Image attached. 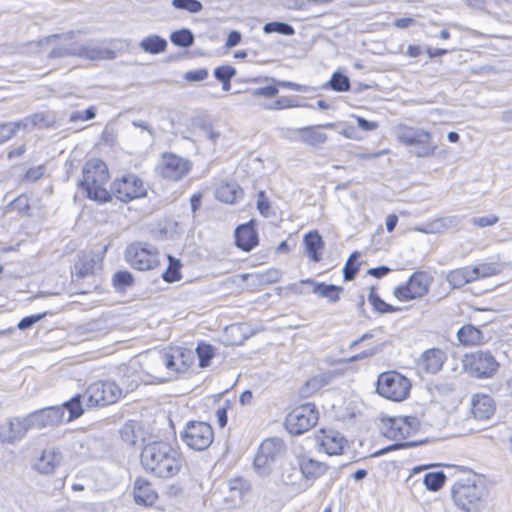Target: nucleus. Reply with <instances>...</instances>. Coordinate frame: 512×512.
Instances as JSON below:
<instances>
[{
  "label": "nucleus",
  "mask_w": 512,
  "mask_h": 512,
  "mask_svg": "<svg viewBox=\"0 0 512 512\" xmlns=\"http://www.w3.org/2000/svg\"><path fill=\"white\" fill-rule=\"evenodd\" d=\"M143 469L162 480L177 477L186 465L185 456L176 439L156 440L146 444L141 453Z\"/></svg>",
  "instance_id": "1"
},
{
  "label": "nucleus",
  "mask_w": 512,
  "mask_h": 512,
  "mask_svg": "<svg viewBox=\"0 0 512 512\" xmlns=\"http://www.w3.org/2000/svg\"><path fill=\"white\" fill-rule=\"evenodd\" d=\"M111 185L108 164L100 157H86L76 183L81 195L85 199L105 204L112 201Z\"/></svg>",
  "instance_id": "2"
},
{
  "label": "nucleus",
  "mask_w": 512,
  "mask_h": 512,
  "mask_svg": "<svg viewBox=\"0 0 512 512\" xmlns=\"http://www.w3.org/2000/svg\"><path fill=\"white\" fill-rule=\"evenodd\" d=\"M164 365L169 379H180L196 371L194 349L187 345L170 344L158 351L157 359L147 357L153 372L158 371L157 361Z\"/></svg>",
  "instance_id": "3"
},
{
  "label": "nucleus",
  "mask_w": 512,
  "mask_h": 512,
  "mask_svg": "<svg viewBox=\"0 0 512 512\" xmlns=\"http://www.w3.org/2000/svg\"><path fill=\"white\" fill-rule=\"evenodd\" d=\"M281 89L295 92H307L308 86L292 81H281L274 78L267 79V84L256 88L253 96L262 99L261 105L266 110L279 111L300 106V99L296 96H278Z\"/></svg>",
  "instance_id": "4"
},
{
  "label": "nucleus",
  "mask_w": 512,
  "mask_h": 512,
  "mask_svg": "<svg viewBox=\"0 0 512 512\" xmlns=\"http://www.w3.org/2000/svg\"><path fill=\"white\" fill-rule=\"evenodd\" d=\"M489 490L485 479L474 475L452 487L455 505L464 512H482L487 507Z\"/></svg>",
  "instance_id": "5"
},
{
  "label": "nucleus",
  "mask_w": 512,
  "mask_h": 512,
  "mask_svg": "<svg viewBox=\"0 0 512 512\" xmlns=\"http://www.w3.org/2000/svg\"><path fill=\"white\" fill-rule=\"evenodd\" d=\"M319 421V411L314 403L294 405L288 411L284 427L292 435L303 434L314 428Z\"/></svg>",
  "instance_id": "6"
},
{
  "label": "nucleus",
  "mask_w": 512,
  "mask_h": 512,
  "mask_svg": "<svg viewBox=\"0 0 512 512\" xmlns=\"http://www.w3.org/2000/svg\"><path fill=\"white\" fill-rule=\"evenodd\" d=\"M124 257L131 268L141 272L155 270L161 266L159 250L146 243H131L127 246Z\"/></svg>",
  "instance_id": "7"
},
{
  "label": "nucleus",
  "mask_w": 512,
  "mask_h": 512,
  "mask_svg": "<svg viewBox=\"0 0 512 512\" xmlns=\"http://www.w3.org/2000/svg\"><path fill=\"white\" fill-rule=\"evenodd\" d=\"M123 395V389L116 382L99 380L91 383L86 388L83 397L88 408H96L114 404Z\"/></svg>",
  "instance_id": "8"
},
{
  "label": "nucleus",
  "mask_w": 512,
  "mask_h": 512,
  "mask_svg": "<svg viewBox=\"0 0 512 512\" xmlns=\"http://www.w3.org/2000/svg\"><path fill=\"white\" fill-rule=\"evenodd\" d=\"M111 193L112 198L128 203L146 197L148 190L145 181L139 175L128 172L112 181Z\"/></svg>",
  "instance_id": "9"
},
{
  "label": "nucleus",
  "mask_w": 512,
  "mask_h": 512,
  "mask_svg": "<svg viewBox=\"0 0 512 512\" xmlns=\"http://www.w3.org/2000/svg\"><path fill=\"white\" fill-rule=\"evenodd\" d=\"M396 136L400 143L414 148L412 152L416 157L433 156L437 149V146L432 142V135L424 129L399 126Z\"/></svg>",
  "instance_id": "10"
},
{
  "label": "nucleus",
  "mask_w": 512,
  "mask_h": 512,
  "mask_svg": "<svg viewBox=\"0 0 512 512\" xmlns=\"http://www.w3.org/2000/svg\"><path fill=\"white\" fill-rule=\"evenodd\" d=\"M465 371L474 378H493L500 368V363L489 350H477L466 354L463 359Z\"/></svg>",
  "instance_id": "11"
},
{
  "label": "nucleus",
  "mask_w": 512,
  "mask_h": 512,
  "mask_svg": "<svg viewBox=\"0 0 512 512\" xmlns=\"http://www.w3.org/2000/svg\"><path fill=\"white\" fill-rule=\"evenodd\" d=\"M410 388V381L396 371L381 373L377 379L376 390L378 394L392 401L406 399Z\"/></svg>",
  "instance_id": "12"
},
{
  "label": "nucleus",
  "mask_w": 512,
  "mask_h": 512,
  "mask_svg": "<svg viewBox=\"0 0 512 512\" xmlns=\"http://www.w3.org/2000/svg\"><path fill=\"white\" fill-rule=\"evenodd\" d=\"M193 167L189 159L173 152H163L156 167L158 175L170 182H179L189 175Z\"/></svg>",
  "instance_id": "13"
},
{
  "label": "nucleus",
  "mask_w": 512,
  "mask_h": 512,
  "mask_svg": "<svg viewBox=\"0 0 512 512\" xmlns=\"http://www.w3.org/2000/svg\"><path fill=\"white\" fill-rule=\"evenodd\" d=\"M185 445L195 451H204L214 442V430L204 421H189L181 432Z\"/></svg>",
  "instance_id": "14"
},
{
  "label": "nucleus",
  "mask_w": 512,
  "mask_h": 512,
  "mask_svg": "<svg viewBox=\"0 0 512 512\" xmlns=\"http://www.w3.org/2000/svg\"><path fill=\"white\" fill-rule=\"evenodd\" d=\"M381 423L383 435L395 441H402L414 435L420 426L418 419L413 416L383 417Z\"/></svg>",
  "instance_id": "15"
},
{
  "label": "nucleus",
  "mask_w": 512,
  "mask_h": 512,
  "mask_svg": "<svg viewBox=\"0 0 512 512\" xmlns=\"http://www.w3.org/2000/svg\"><path fill=\"white\" fill-rule=\"evenodd\" d=\"M433 277L425 271H416L404 284L394 288L393 295L400 301L419 299L428 293Z\"/></svg>",
  "instance_id": "16"
},
{
  "label": "nucleus",
  "mask_w": 512,
  "mask_h": 512,
  "mask_svg": "<svg viewBox=\"0 0 512 512\" xmlns=\"http://www.w3.org/2000/svg\"><path fill=\"white\" fill-rule=\"evenodd\" d=\"M65 423V412L62 406H49L30 413L27 417V426H24V432L28 427L46 428L55 427Z\"/></svg>",
  "instance_id": "17"
},
{
  "label": "nucleus",
  "mask_w": 512,
  "mask_h": 512,
  "mask_svg": "<svg viewBox=\"0 0 512 512\" xmlns=\"http://www.w3.org/2000/svg\"><path fill=\"white\" fill-rule=\"evenodd\" d=\"M132 497L134 502L141 507H154L159 501V493L149 479L138 476L132 486Z\"/></svg>",
  "instance_id": "18"
},
{
  "label": "nucleus",
  "mask_w": 512,
  "mask_h": 512,
  "mask_svg": "<svg viewBox=\"0 0 512 512\" xmlns=\"http://www.w3.org/2000/svg\"><path fill=\"white\" fill-rule=\"evenodd\" d=\"M234 243L243 252H250L259 245V233L255 220H249L235 228Z\"/></svg>",
  "instance_id": "19"
},
{
  "label": "nucleus",
  "mask_w": 512,
  "mask_h": 512,
  "mask_svg": "<svg viewBox=\"0 0 512 512\" xmlns=\"http://www.w3.org/2000/svg\"><path fill=\"white\" fill-rule=\"evenodd\" d=\"M103 255L93 251H82L78 254L74 264V273L77 279L92 276L101 268Z\"/></svg>",
  "instance_id": "20"
},
{
  "label": "nucleus",
  "mask_w": 512,
  "mask_h": 512,
  "mask_svg": "<svg viewBox=\"0 0 512 512\" xmlns=\"http://www.w3.org/2000/svg\"><path fill=\"white\" fill-rule=\"evenodd\" d=\"M303 247L310 261L318 263L323 259L325 242L317 230H311L304 234Z\"/></svg>",
  "instance_id": "21"
},
{
  "label": "nucleus",
  "mask_w": 512,
  "mask_h": 512,
  "mask_svg": "<svg viewBox=\"0 0 512 512\" xmlns=\"http://www.w3.org/2000/svg\"><path fill=\"white\" fill-rule=\"evenodd\" d=\"M327 469L328 467L324 463L312 458L302 457L299 460L300 474L303 480L309 484V487L315 480L323 476Z\"/></svg>",
  "instance_id": "22"
},
{
  "label": "nucleus",
  "mask_w": 512,
  "mask_h": 512,
  "mask_svg": "<svg viewBox=\"0 0 512 512\" xmlns=\"http://www.w3.org/2000/svg\"><path fill=\"white\" fill-rule=\"evenodd\" d=\"M446 360V354L439 348L426 350L419 359L418 365L427 373H437L441 370Z\"/></svg>",
  "instance_id": "23"
},
{
  "label": "nucleus",
  "mask_w": 512,
  "mask_h": 512,
  "mask_svg": "<svg viewBox=\"0 0 512 512\" xmlns=\"http://www.w3.org/2000/svg\"><path fill=\"white\" fill-rule=\"evenodd\" d=\"M62 462V455L56 448H47L35 463V469L41 474L53 473Z\"/></svg>",
  "instance_id": "24"
},
{
  "label": "nucleus",
  "mask_w": 512,
  "mask_h": 512,
  "mask_svg": "<svg viewBox=\"0 0 512 512\" xmlns=\"http://www.w3.org/2000/svg\"><path fill=\"white\" fill-rule=\"evenodd\" d=\"M321 448L329 455H340L347 447V441L333 431H322L319 437Z\"/></svg>",
  "instance_id": "25"
},
{
  "label": "nucleus",
  "mask_w": 512,
  "mask_h": 512,
  "mask_svg": "<svg viewBox=\"0 0 512 512\" xmlns=\"http://www.w3.org/2000/svg\"><path fill=\"white\" fill-rule=\"evenodd\" d=\"M471 405V413L475 419L486 420L494 414V401L488 395L476 394L472 398Z\"/></svg>",
  "instance_id": "26"
},
{
  "label": "nucleus",
  "mask_w": 512,
  "mask_h": 512,
  "mask_svg": "<svg viewBox=\"0 0 512 512\" xmlns=\"http://www.w3.org/2000/svg\"><path fill=\"white\" fill-rule=\"evenodd\" d=\"M243 195V189L235 181L221 182L216 189L217 199L226 204L237 203Z\"/></svg>",
  "instance_id": "27"
},
{
  "label": "nucleus",
  "mask_w": 512,
  "mask_h": 512,
  "mask_svg": "<svg viewBox=\"0 0 512 512\" xmlns=\"http://www.w3.org/2000/svg\"><path fill=\"white\" fill-rule=\"evenodd\" d=\"M281 482L290 492L295 494L301 493L309 487V484L303 480L299 469L296 467L283 469Z\"/></svg>",
  "instance_id": "28"
},
{
  "label": "nucleus",
  "mask_w": 512,
  "mask_h": 512,
  "mask_svg": "<svg viewBox=\"0 0 512 512\" xmlns=\"http://www.w3.org/2000/svg\"><path fill=\"white\" fill-rule=\"evenodd\" d=\"M282 452V446L273 441H265L261 444L259 451L255 457L257 466L267 465L270 461H274Z\"/></svg>",
  "instance_id": "29"
},
{
  "label": "nucleus",
  "mask_w": 512,
  "mask_h": 512,
  "mask_svg": "<svg viewBox=\"0 0 512 512\" xmlns=\"http://www.w3.org/2000/svg\"><path fill=\"white\" fill-rule=\"evenodd\" d=\"M194 352L197 359L196 368L201 369L209 367L216 356V348L205 341L198 342Z\"/></svg>",
  "instance_id": "30"
},
{
  "label": "nucleus",
  "mask_w": 512,
  "mask_h": 512,
  "mask_svg": "<svg viewBox=\"0 0 512 512\" xmlns=\"http://www.w3.org/2000/svg\"><path fill=\"white\" fill-rule=\"evenodd\" d=\"M446 280L453 288H461L467 283L475 281L474 271L470 266L457 268L448 272Z\"/></svg>",
  "instance_id": "31"
},
{
  "label": "nucleus",
  "mask_w": 512,
  "mask_h": 512,
  "mask_svg": "<svg viewBox=\"0 0 512 512\" xmlns=\"http://www.w3.org/2000/svg\"><path fill=\"white\" fill-rule=\"evenodd\" d=\"M166 258L168 261V266L161 274L162 279L166 283H175L180 281L183 278V264L181 260L172 256L171 254H168Z\"/></svg>",
  "instance_id": "32"
},
{
  "label": "nucleus",
  "mask_w": 512,
  "mask_h": 512,
  "mask_svg": "<svg viewBox=\"0 0 512 512\" xmlns=\"http://www.w3.org/2000/svg\"><path fill=\"white\" fill-rule=\"evenodd\" d=\"M457 337L463 345L472 346L482 343L483 334L480 329L473 325H464L458 330Z\"/></svg>",
  "instance_id": "33"
},
{
  "label": "nucleus",
  "mask_w": 512,
  "mask_h": 512,
  "mask_svg": "<svg viewBox=\"0 0 512 512\" xmlns=\"http://www.w3.org/2000/svg\"><path fill=\"white\" fill-rule=\"evenodd\" d=\"M299 136L302 142L316 146L324 143L327 140V136L322 131L321 126H309L299 130Z\"/></svg>",
  "instance_id": "34"
},
{
  "label": "nucleus",
  "mask_w": 512,
  "mask_h": 512,
  "mask_svg": "<svg viewBox=\"0 0 512 512\" xmlns=\"http://www.w3.org/2000/svg\"><path fill=\"white\" fill-rule=\"evenodd\" d=\"M81 399L82 396L77 394L61 405L64 412L65 410L68 411V415L65 416V423L72 422L83 415L84 409Z\"/></svg>",
  "instance_id": "35"
},
{
  "label": "nucleus",
  "mask_w": 512,
  "mask_h": 512,
  "mask_svg": "<svg viewBox=\"0 0 512 512\" xmlns=\"http://www.w3.org/2000/svg\"><path fill=\"white\" fill-rule=\"evenodd\" d=\"M140 47L147 53L159 54L166 50L167 41L158 35H150L141 40Z\"/></svg>",
  "instance_id": "36"
},
{
  "label": "nucleus",
  "mask_w": 512,
  "mask_h": 512,
  "mask_svg": "<svg viewBox=\"0 0 512 512\" xmlns=\"http://www.w3.org/2000/svg\"><path fill=\"white\" fill-rule=\"evenodd\" d=\"M459 219L456 216H446L437 218L427 223V230L431 234L442 233L458 225Z\"/></svg>",
  "instance_id": "37"
},
{
  "label": "nucleus",
  "mask_w": 512,
  "mask_h": 512,
  "mask_svg": "<svg viewBox=\"0 0 512 512\" xmlns=\"http://www.w3.org/2000/svg\"><path fill=\"white\" fill-rule=\"evenodd\" d=\"M368 301L372 305L373 310L380 314L395 313L401 310L399 307L388 304L383 299H381L380 296L376 293L375 287L373 286L370 288Z\"/></svg>",
  "instance_id": "38"
},
{
  "label": "nucleus",
  "mask_w": 512,
  "mask_h": 512,
  "mask_svg": "<svg viewBox=\"0 0 512 512\" xmlns=\"http://www.w3.org/2000/svg\"><path fill=\"white\" fill-rule=\"evenodd\" d=\"M25 128L26 123L23 121L0 123V145H3L13 139L19 130Z\"/></svg>",
  "instance_id": "39"
},
{
  "label": "nucleus",
  "mask_w": 512,
  "mask_h": 512,
  "mask_svg": "<svg viewBox=\"0 0 512 512\" xmlns=\"http://www.w3.org/2000/svg\"><path fill=\"white\" fill-rule=\"evenodd\" d=\"M343 288L336 285L318 283L313 287V293L319 297L327 298L329 301L336 302L340 298Z\"/></svg>",
  "instance_id": "40"
},
{
  "label": "nucleus",
  "mask_w": 512,
  "mask_h": 512,
  "mask_svg": "<svg viewBox=\"0 0 512 512\" xmlns=\"http://www.w3.org/2000/svg\"><path fill=\"white\" fill-rule=\"evenodd\" d=\"M323 89H331L337 92H344L350 88L349 78L341 72H334L330 80L323 84Z\"/></svg>",
  "instance_id": "41"
},
{
  "label": "nucleus",
  "mask_w": 512,
  "mask_h": 512,
  "mask_svg": "<svg viewBox=\"0 0 512 512\" xmlns=\"http://www.w3.org/2000/svg\"><path fill=\"white\" fill-rule=\"evenodd\" d=\"M236 75V69L231 65H222L215 69V78L222 83V88L225 91L230 90L231 80Z\"/></svg>",
  "instance_id": "42"
},
{
  "label": "nucleus",
  "mask_w": 512,
  "mask_h": 512,
  "mask_svg": "<svg viewBox=\"0 0 512 512\" xmlns=\"http://www.w3.org/2000/svg\"><path fill=\"white\" fill-rule=\"evenodd\" d=\"M171 42L178 47H189L194 42L193 33L186 28L176 30L170 35Z\"/></svg>",
  "instance_id": "43"
},
{
  "label": "nucleus",
  "mask_w": 512,
  "mask_h": 512,
  "mask_svg": "<svg viewBox=\"0 0 512 512\" xmlns=\"http://www.w3.org/2000/svg\"><path fill=\"white\" fill-rule=\"evenodd\" d=\"M446 480V476L442 471L429 472L424 475L423 483L430 491H438L442 488Z\"/></svg>",
  "instance_id": "44"
},
{
  "label": "nucleus",
  "mask_w": 512,
  "mask_h": 512,
  "mask_svg": "<svg viewBox=\"0 0 512 512\" xmlns=\"http://www.w3.org/2000/svg\"><path fill=\"white\" fill-rule=\"evenodd\" d=\"M134 276L127 270L117 271L112 277V284L118 290H124L134 284Z\"/></svg>",
  "instance_id": "45"
},
{
  "label": "nucleus",
  "mask_w": 512,
  "mask_h": 512,
  "mask_svg": "<svg viewBox=\"0 0 512 512\" xmlns=\"http://www.w3.org/2000/svg\"><path fill=\"white\" fill-rule=\"evenodd\" d=\"M471 269L474 271L475 281L480 278L495 275L498 272L497 266L492 263H482L475 267H471Z\"/></svg>",
  "instance_id": "46"
},
{
  "label": "nucleus",
  "mask_w": 512,
  "mask_h": 512,
  "mask_svg": "<svg viewBox=\"0 0 512 512\" xmlns=\"http://www.w3.org/2000/svg\"><path fill=\"white\" fill-rule=\"evenodd\" d=\"M172 5L176 9L186 10L190 13H198L203 8L201 2L198 0H173Z\"/></svg>",
  "instance_id": "47"
},
{
  "label": "nucleus",
  "mask_w": 512,
  "mask_h": 512,
  "mask_svg": "<svg viewBox=\"0 0 512 512\" xmlns=\"http://www.w3.org/2000/svg\"><path fill=\"white\" fill-rule=\"evenodd\" d=\"M263 30L266 33H279L283 35H292L294 33L292 26L282 22H269L265 24Z\"/></svg>",
  "instance_id": "48"
},
{
  "label": "nucleus",
  "mask_w": 512,
  "mask_h": 512,
  "mask_svg": "<svg viewBox=\"0 0 512 512\" xmlns=\"http://www.w3.org/2000/svg\"><path fill=\"white\" fill-rule=\"evenodd\" d=\"M257 209L259 213L265 218L271 215V202L265 191H259L257 193Z\"/></svg>",
  "instance_id": "49"
},
{
  "label": "nucleus",
  "mask_w": 512,
  "mask_h": 512,
  "mask_svg": "<svg viewBox=\"0 0 512 512\" xmlns=\"http://www.w3.org/2000/svg\"><path fill=\"white\" fill-rule=\"evenodd\" d=\"M368 337H369L368 335H364L359 341H354V361L372 356L377 352V349L375 346H370L367 349L358 351V349L360 348L361 342Z\"/></svg>",
  "instance_id": "50"
},
{
  "label": "nucleus",
  "mask_w": 512,
  "mask_h": 512,
  "mask_svg": "<svg viewBox=\"0 0 512 512\" xmlns=\"http://www.w3.org/2000/svg\"><path fill=\"white\" fill-rule=\"evenodd\" d=\"M209 76V71L208 69L206 68H199V69H196V70H190V71H187L183 78L187 81V82H201V81H204L208 78Z\"/></svg>",
  "instance_id": "51"
},
{
  "label": "nucleus",
  "mask_w": 512,
  "mask_h": 512,
  "mask_svg": "<svg viewBox=\"0 0 512 512\" xmlns=\"http://www.w3.org/2000/svg\"><path fill=\"white\" fill-rule=\"evenodd\" d=\"M498 221H499V217L494 214H490V215L482 216V217H473L471 219V223L480 228L492 226V225L496 224Z\"/></svg>",
  "instance_id": "52"
},
{
  "label": "nucleus",
  "mask_w": 512,
  "mask_h": 512,
  "mask_svg": "<svg viewBox=\"0 0 512 512\" xmlns=\"http://www.w3.org/2000/svg\"><path fill=\"white\" fill-rule=\"evenodd\" d=\"M354 119L357 122L358 128L362 131H374L379 127L377 121L367 120L362 116L354 115Z\"/></svg>",
  "instance_id": "53"
},
{
  "label": "nucleus",
  "mask_w": 512,
  "mask_h": 512,
  "mask_svg": "<svg viewBox=\"0 0 512 512\" xmlns=\"http://www.w3.org/2000/svg\"><path fill=\"white\" fill-rule=\"evenodd\" d=\"M45 316H46V313L35 314V315H30V316L24 317L18 322L17 327L20 330H26V329L30 328L32 325H34L36 322L43 319Z\"/></svg>",
  "instance_id": "54"
},
{
  "label": "nucleus",
  "mask_w": 512,
  "mask_h": 512,
  "mask_svg": "<svg viewBox=\"0 0 512 512\" xmlns=\"http://www.w3.org/2000/svg\"><path fill=\"white\" fill-rule=\"evenodd\" d=\"M417 445L416 442H398V443H395L393 445H390L386 448H383V449H380L376 452H373L372 454H370L371 456H379V455H383L389 451H392V450H398V449H403V448H410V447H415Z\"/></svg>",
  "instance_id": "55"
},
{
  "label": "nucleus",
  "mask_w": 512,
  "mask_h": 512,
  "mask_svg": "<svg viewBox=\"0 0 512 512\" xmlns=\"http://www.w3.org/2000/svg\"><path fill=\"white\" fill-rule=\"evenodd\" d=\"M96 115L95 107L91 106L84 111L74 112L71 116V120L73 121H87L93 119Z\"/></svg>",
  "instance_id": "56"
},
{
  "label": "nucleus",
  "mask_w": 512,
  "mask_h": 512,
  "mask_svg": "<svg viewBox=\"0 0 512 512\" xmlns=\"http://www.w3.org/2000/svg\"><path fill=\"white\" fill-rule=\"evenodd\" d=\"M230 407V403H225L224 406L219 407L216 411L217 423L220 427H225L228 421L227 410Z\"/></svg>",
  "instance_id": "57"
},
{
  "label": "nucleus",
  "mask_w": 512,
  "mask_h": 512,
  "mask_svg": "<svg viewBox=\"0 0 512 512\" xmlns=\"http://www.w3.org/2000/svg\"><path fill=\"white\" fill-rule=\"evenodd\" d=\"M242 36L240 32L233 30L228 34V37L225 42V47L230 49L232 47H235L241 42Z\"/></svg>",
  "instance_id": "58"
},
{
  "label": "nucleus",
  "mask_w": 512,
  "mask_h": 512,
  "mask_svg": "<svg viewBox=\"0 0 512 512\" xmlns=\"http://www.w3.org/2000/svg\"><path fill=\"white\" fill-rule=\"evenodd\" d=\"M390 271L391 269L388 266H379L376 268H370L367 271V274L372 275L376 278H382L386 276Z\"/></svg>",
  "instance_id": "59"
},
{
  "label": "nucleus",
  "mask_w": 512,
  "mask_h": 512,
  "mask_svg": "<svg viewBox=\"0 0 512 512\" xmlns=\"http://www.w3.org/2000/svg\"><path fill=\"white\" fill-rule=\"evenodd\" d=\"M25 152H26V145L22 144L17 147L11 148L7 152V157H8V159L19 158V157L23 156L25 154Z\"/></svg>",
  "instance_id": "60"
},
{
  "label": "nucleus",
  "mask_w": 512,
  "mask_h": 512,
  "mask_svg": "<svg viewBox=\"0 0 512 512\" xmlns=\"http://www.w3.org/2000/svg\"><path fill=\"white\" fill-rule=\"evenodd\" d=\"M135 426V423L127 422L121 429L122 437L125 438L126 440H130V436H134Z\"/></svg>",
  "instance_id": "61"
},
{
  "label": "nucleus",
  "mask_w": 512,
  "mask_h": 512,
  "mask_svg": "<svg viewBox=\"0 0 512 512\" xmlns=\"http://www.w3.org/2000/svg\"><path fill=\"white\" fill-rule=\"evenodd\" d=\"M43 175V169L42 167H37V168H30L26 174H25V178L27 180H37L39 179L41 176Z\"/></svg>",
  "instance_id": "62"
},
{
  "label": "nucleus",
  "mask_w": 512,
  "mask_h": 512,
  "mask_svg": "<svg viewBox=\"0 0 512 512\" xmlns=\"http://www.w3.org/2000/svg\"><path fill=\"white\" fill-rule=\"evenodd\" d=\"M398 223V217L395 214H390L386 217L385 225L388 232H392Z\"/></svg>",
  "instance_id": "63"
},
{
  "label": "nucleus",
  "mask_w": 512,
  "mask_h": 512,
  "mask_svg": "<svg viewBox=\"0 0 512 512\" xmlns=\"http://www.w3.org/2000/svg\"><path fill=\"white\" fill-rule=\"evenodd\" d=\"M413 23H414V19L407 17V18H400V19L395 20L394 25L397 28L405 29V28H408Z\"/></svg>",
  "instance_id": "64"
}]
</instances>
